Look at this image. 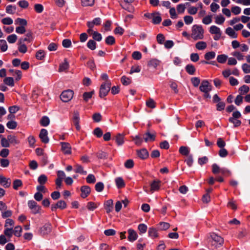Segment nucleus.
<instances>
[{
	"label": "nucleus",
	"instance_id": "f257e3e1",
	"mask_svg": "<svg viewBox=\"0 0 250 250\" xmlns=\"http://www.w3.org/2000/svg\"><path fill=\"white\" fill-rule=\"evenodd\" d=\"M209 239L208 247L212 250L216 249L224 243V239L215 233H211Z\"/></svg>",
	"mask_w": 250,
	"mask_h": 250
},
{
	"label": "nucleus",
	"instance_id": "f03ea898",
	"mask_svg": "<svg viewBox=\"0 0 250 250\" xmlns=\"http://www.w3.org/2000/svg\"><path fill=\"white\" fill-rule=\"evenodd\" d=\"M204 32L202 26L194 25L192 27L191 36L194 40L202 39L204 38Z\"/></svg>",
	"mask_w": 250,
	"mask_h": 250
},
{
	"label": "nucleus",
	"instance_id": "7ed1b4c3",
	"mask_svg": "<svg viewBox=\"0 0 250 250\" xmlns=\"http://www.w3.org/2000/svg\"><path fill=\"white\" fill-rule=\"evenodd\" d=\"M111 85L110 81H107L101 84L99 92L100 97H104L107 95L110 90Z\"/></svg>",
	"mask_w": 250,
	"mask_h": 250
},
{
	"label": "nucleus",
	"instance_id": "20e7f679",
	"mask_svg": "<svg viewBox=\"0 0 250 250\" xmlns=\"http://www.w3.org/2000/svg\"><path fill=\"white\" fill-rule=\"evenodd\" d=\"M28 206L31 210L33 214L40 213L41 210V207L38 205L37 203L34 200H29L28 202Z\"/></svg>",
	"mask_w": 250,
	"mask_h": 250
},
{
	"label": "nucleus",
	"instance_id": "39448f33",
	"mask_svg": "<svg viewBox=\"0 0 250 250\" xmlns=\"http://www.w3.org/2000/svg\"><path fill=\"white\" fill-rule=\"evenodd\" d=\"M73 94L71 90H65L61 94L60 98L63 102H68L73 98Z\"/></svg>",
	"mask_w": 250,
	"mask_h": 250
},
{
	"label": "nucleus",
	"instance_id": "423d86ee",
	"mask_svg": "<svg viewBox=\"0 0 250 250\" xmlns=\"http://www.w3.org/2000/svg\"><path fill=\"white\" fill-rule=\"evenodd\" d=\"M143 139L146 142H153L155 140L156 137V133L154 132H151L147 131L143 136Z\"/></svg>",
	"mask_w": 250,
	"mask_h": 250
},
{
	"label": "nucleus",
	"instance_id": "0eeeda50",
	"mask_svg": "<svg viewBox=\"0 0 250 250\" xmlns=\"http://www.w3.org/2000/svg\"><path fill=\"white\" fill-rule=\"evenodd\" d=\"M33 41V33L31 31L26 32L24 38H21L19 39V43L21 44L24 42H31Z\"/></svg>",
	"mask_w": 250,
	"mask_h": 250
},
{
	"label": "nucleus",
	"instance_id": "6e6552de",
	"mask_svg": "<svg viewBox=\"0 0 250 250\" xmlns=\"http://www.w3.org/2000/svg\"><path fill=\"white\" fill-rule=\"evenodd\" d=\"M211 85L207 80H204L202 82L201 84L199 87L201 91L203 92H209L211 90Z\"/></svg>",
	"mask_w": 250,
	"mask_h": 250
},
{
	"label": "nucleus",
	"instance_id": "1a4fd4ad",
	"mask_svg": "<svg viewBox=\"0 0 250 250\" xmlns=\"http://www.w3.org/2000/svg\"><path fill=\"white\" fill-rule=\"evenodd\" d=\"M145 16L148 17V18H152V22L154 24H159L162 21L160 14L159 13H152L150 16L149 15H147L146 14Z\"/></svg>",
	"mask_w": 250,
	"mask_h": 250
},
{
	"label": "nucleus",
	"instance_id": "9d476101",
	"mask_svg": "<svg viewBox=\"0 0 250 250\" xmlns=\"http://www.w3.org/2000/svg\"><path fill=\"white\" fill-rule=\"evenodd\" d=\"M47 135L48 132L46 129L43 128L41 129L39 134V137L43 143L47 144L49 142V139Z\"/></svg>",
	"mask_w": 250,
	"mask_h": 250
},
{
	"label": "nucleus",
	"instance_id": "9b49d317",
	"mask_svg": "<svg viewBox=\"0 0 250 250\" xmlns=\"http://www.w3.org/2000/svg\"><path fill=\"white\" fill-rule=\"evenodd\" d=\"M62 150L65 154H70L71 153V147L70 145L66 142H61Z\"/></svg>",
	"mask_w": 250,
	"mask_h": 250
},
{
	"label": "nucleus",
	"instance_id": "f8f14e48",
	"mask_svg": "<svg viewBox=\"0 0 250 250\" xmlns=\"http://www.w3.org/2000/svg\"><path fill=\"white\" fill-rule=\"evenodd\" d=\"M79 122L80 117L79 112L78 111H75L74 112L73 117V122L75 126H76V128L77 130H80L81 129V126L79 125Z\"/></svg>",
	"mask_w": 250,
	"mask_h": 250
},
{
	"label": "nucleus",
	"instance_id": "ddd939ff",
	"mask_svg": "<svg viewBox=\"0 0 250 250\" xmlns=\"http://www.w3.org/2000/svg\"><path fill=\"white\" fill-rule=\"evenodd\" d=\"M51 231V225L50 223L45 224L40 229V233L42 235L48 234Z\"/></svg>",
	"mask_w": 250,
	"mask_h": 250
},
{
	"label": "nucleus",
	"instance_id": "4468645a",
	"mask_svg": "<svg viewBox=\"0 0 250 250\" xmlns=\"http://www.w3.org/2000/svg\"><path fill=\"white\" fill-rule=\"evenodd\" d=\"M81 191L82 192L81 197L83 198H85L89 194L91 189L89 186H83L81 187Z\"/></svg>",
	"mask_w": 250,
	"mask_h": 250
},
{
	"label": "nucleus",
	"instance_id": "2eb2a0df",
	"mask_svg": "<svg viewBox=\"0 0 250 250\" xmlns=\"http://www.w3.org/2000/svg\"><path fill=\"white\" fill-rule=\"evenodd\" d=\"M0 184L5 188H9L11 185V180L2 175L0 177Z\"/></svg>",
	"mask_w": 250,
	"mask_h": 250
},
{
	"label": "nucleus",
	"instance_id": "dca6fc26",
	"mask_svg": "<svg viewBox=\"0 0 250 250\" xmlns=\"http://www.w3.org/2000/svg\"><path fill=\"white\" fill-rule=\"evenodd\" d=\"M128 239L130 242H133L136 240L138 238V235L135 231L132 229L128 230Z\"/></svg>",
	"mask_w": 250,
	"mask_h": 250
},
{
	"label": "nucleus",
	"instance_id": "f3484780",
	"mask_svg": "<svg viewBox=\"0 0 250 250\" xmlns=\"http://www.w3.org/2000/svg\"><path fill=\"white\" fill-rule=\"evenodd\" d=\"M138 157L142 159H146L148 157V152L146 149H142L137 151Z\"/></svg>",
	"mask_w": 250,
	"mask_h": 250
},
{
	"label": "nucleus",
	"instance_id": "a211bd4d",
	"mask_svg": "<svg viewBox=\"0 0 250 250\" xmlns=\"http://www.w3.org/2000/svg\"><path fill=\"white\" fill-rule=\"evenodd\" d=\"M68 68L69 63L67 60L65 59L64 62L60 64L58 71L59 72H62L67 70Z\"/></svg>",
	"mask_w": 250,
	"mask_h": 250
},
{
	"label": "nucleus",
	"instance_id": "6ab92c4d",
	"mask_svg": "<svg viewBox=\"0 0 250 250\" xmlns=\"http://www.w3.org/2000/svg\"><path fill=\"white\" fill-rule=\"evenodd\" d=\"M104 207L107 213L110 212L113 209V201L112 200L106 201L104 204Z\"/></svg>",
	"mask_w": 250,
	"mask_h": 250
},
{
	"label": "nucleus",
	"instance_id": "aec40b11",
	"mask_svg": "<svg viewBox=\"0 0 250 250\" xmlns=\"http://www.w3.org/2000/svg\"><path fill=\"white\" fill-rule=\"evenodd\" d=\"M160 187V181H154L150 185V190L152 191L158 190Z\"/></svg>",
	"mask_w": 250,
	"mask_h": 250
},
{
	"label": "nucleus",
	"instance_id": "412c9836",
	"mask_svg": "<svg viewBox=\"0 0 250 250\" xmlns=\"http://www.w3.org/2000/svg\"><path fill=\"white\" fill-rule=\"evenodd\" d=\"M148 234L149 236L151 237L153 239L157 238L158 237L157 230L154 228H149Z\"/></svg>",
	"mask_w": 250,
	"mask_h": 250
},
{
	"label": "nucleus",
	"instance_id": "4be33fe9",
	"mask_svg": "<svg viewBox=\"0 0 250 250\" xmlns=\"http://www.w3.org/2000/svg\"><path fill=\"white\" fill-rule=\"evenodd\" d=\"M179 153L184 156H189L188 154L190 152L189 148L188 146H182L179 148Z\"/></svg>",
	"mask_w": 250,
	"mask_h": 250
},
{
	"label": "nucleus",
	"instance_id": "5701e85b",
	"mask_svg": "<svg viewBox=\"0 0 250 250\" xmlns=\"http://www.w3.org/2000/svg\"><path fill=\"white\" fill-rule=\"evenodd\" d=\"M75 172L80 173L81 174L84 175H85L87 174L86 171L84 170L83 167L82 166L78 165V164H76L75 166Z\"/></svg>",
	"mask_w": 250,
	"mask_h": 250
},
{
	"label": "nucleus",
	"instance_id": "b1692460",
	"mask_svg": "<svg viewBox=\"0 0 250 250\" xmlns=\"http://www.w3.org/2000/svg\"><path fill=\"white\" fill-rule=\"evenodd\" d=\"M116 185L118 188H121L125 187V183L121 177H118L115 179Z\"/></svg>",
	"mask_w": 250,
	"mask_h": 250
},
{
	"label": "nucleus",
	"instance_id": "393cba45",
	"mask_svg": "<svg viewBox=\"0 0 250 250\" xmlns=\"http://www.w3.org/2000/svg\"><path fill=\"white\" fill-rule=\"evenodd\" d=\"M226 33L232 38H236L237 37V34L234 31V29L231 27H228L226 29Z\"/></svg>",
	"mask_w": 250,
	"mask_h": 250
},
{
	"label": "nucleus",
	"instance_id": "a878e982",
	"mask_svg": "<svg viewBox=\"0 0 250 250\" xmlns=\"http://www.w3.org/2000/svg\"><path fill=\"white\" fill-rule=\"evenodd\" d=\"M160 63V61L156 59H152L148 62V66L156 68Z\"/></svg>",
	"mask_w": 250,
	"mask_h": 250
},
{
	"label": "nucleus",
	"instance_id": "bb28decb",
	"mask_svg": "<svg viewBox=\"0 0 250 250\" xmlns=\"http://www.w3.org/2000/svg\"><path fill=\"white\" fill-rule=\"evenodd\" d=\"M115 140L118 146L122 145L124 143V136L119 133L116 135Z\"/></svg>",
	"mask_w": 250,
	"mask_h": 250
},
{
	"label": "nucleus",
	"instance_id": "cd10ccee",
	"mask_svg": "<svg viewBox=\"0 0 250 250\" xmlns=\"http://www.w3.org/2000/svg\"><path fill=\"white\" fill-rule=\"evenodd\" d=\"M209 31L211 34H217L222 33L220 29L215 25L211 26Z\"/></svg>",
	"mask_w": 250,
	"mask_h": 250
},
{
	"label": "nucleus",
	"instance_id": "c85d7f7f",
	"mask_svg": "<svg viewBox=\"0 0 250 250\" xmlns=\"http://www.w3.org/2000/svg\"><path fill=\"white\" fill-rule=\"evenodd\" d=\"M186 70L190 75H193L195 72V68L193 65L189 64L186 66Z\"/></svg>",
	"mask_w": 250,
	"mask_h": 250
},
{
	"label": "nucleus",
	"instance_id": "c756f323",
	"mask_svg": "<svg viewBox=\"0 0 250 250\" xmlns=\"http://www.w3.org/2000/svg\"><path fill=\"white\" fill-rule=\"evenodd\" d=\"M207 46L206 42L203 41L198 42L195 44L196 48L198 50H204L206 48Z\"/></svg>",
	"mask_w": 250,
	"mask_h": 250
},
{
	"label": "nucleus",
	"instance_id": "7c9ffc66",
	"mask_svg": "<svg viewBox=\"0 0 250 250\" xmlns=\"http://www.w3.org/2000/svg\"><path fill=\"white\" fill-rule=\"evenodd\" d=\"M9 71L11 72L13 75H17V77L16 78L17 81L20 80L22 76L21 72L19 70H14V69H10Z\"/></svg>",
	"mask_w": 250,
	"mask_h": 250
},
{
	"label": "nucleus",
	"instance_id": "2f4dec72",
	"mask_svg": "<svg viewBox=\"0 0 250 250\" xmlns=\"http://www.w3.org/2000/svg\"><path fill=\"white\" fill-rule=\"evenodd\" d=\"M4 83L7 85L13 86L14 85V79L12 77H6L3 81Z\"/></svg>",
	"mask_w": 250,
	"mask_h": 250
},
{
	"label": "nucleus",
	"instance_id": "473e14b6",
	"mask_svg": "<svg viewBox=\"0 0 250 250\" xmlns=\"http://www.w3.org/2000/svg\"><path fill=\"white\" fill-rule=\"evenodd\" d=\"M13 188L18 190L20 187L22 186V182L20 179H16L13 181Z\"/></svg>",
	"mask_w": 250,
	"mask_h": 250
},
{
	"label": "nucleus",
	"instance_id": "72a5a7b5",
	"mask_svg": "<svg viewBox=\"0 0 250 250\" xmlns=\"http://www.w3.org/2000/svg\"><path fill=\"white\" fill-rule=\"evenodd\" d=\"M132 140L134 141L135 145L138 146H141L143 141V139L139 135L132 137Z\"/></svg>",
	"mask_w": 250,
	"mask_h": 250
},
{
	"label": "nucleus",
	"instance_id": "f704fd0d",
	"mask_svg": "<svg viewBox=\"0 0 250 250\" xmlns=\"http://www.w3.org/2000/svg\"><path fill=\"white\" fill-rule=\"evenodd\" d=\"M7 138L8 139L9 143H11L14 145L18 144L20 143V141L17 139L16 136L14 135H8L7 136Z\"/></svg>",
	"mask_w": 250,
	"mask_h": 250
},
{
	"label": "nucleus",
	"instance_id": "c9c22d12",
	"mask_svg": "<svg viewBox=\"0 0 250 250\" xmlns=\"http://www.w3.org/2000/svg\"><path fill=\"white\" fill-rule=\"evenodd\" d=\"M228 59V56L224 54L219 55L217 57V62L221 63H225Z\"/></svg>",
	"mask_w": 250,
	"mask_h": 250
},
{
	"label": "nucleus",
	"instance_id": "e433bc0d",
	"mask_svg": "<svg viewBox=\"0 0 250 250\" xmlns=\"http://www.w3.org/2000/svg\"><path fill=\"white\" fill-rule=\"evenodd\" d=\"M22 231V228L20 226H17L15 228V229H13V234L17 237H20L21 236V232Z\"/></svg>",
	"mask_w": 250,
	"mask_h": 250
},
{
	"label": "nucleus",
	"instance_id": "4c0bfd02",
	"mask_svg": "<svg viewBox=\"0 0 250 250\" xmlns=\"http://www.w3.org/2000/svg\"><path fill=\"white\" fill-rule=\"evenodd\" d=\"M49 119L46 116H43L42 117L40 121V124L43 126H47L49 124Z\"/></svg>",
	"mask_w": 250,
	"mask_h": 250
},
{
	"label": "nucleus",
	"instance_id": "58836bf2",
	"mask_svg": "<svg viewBox=\"0 0 250 250\" xmlns=\"http://www.w3.org/2000/svg\"><path fill=\"white\" fill-rule=\"evenodd\" d=\"M87 46L92 50H95L96 48V43L94 40H90L87 42Z\"/></svg>",
	"mask_w": 250,
	"mask_h": 250
},
{
	"label": "nucleus",
	"instance_id": "ea45409f",
	"mask_svg": "<svg viewBox=\"0 0 250 250\" xmlns=\"http://www.w3.org/2000/svg\"><path fill=\"white\" fill-rule=\"evenodd\" d=\"M95 0H82V5L83 6H91L94 5Z\"/></svg>",
	"mask_w": 250,
	"mask_h": 250
},
{
	"label": "nucleus",
	"instance_id": "a19ab883",
	"mask_svg": "<svg viewBox=\"0 0 250 250\" xmlns=\"http://www.w3.org/2000/svg\"><path fill=\"white\" fill-rule=\"evenodd\" d=\"M225 19L222 15H218L215 18V22L218 24H222Z\"/></svg>",
	"mask_w": 250,
	"mask_h": 250
},
{
	"label": "nucleus",
	"instance_id": "79ce46f5",
	"mask_svg": "<svg viewBox=\"0 0 250 250\" xmlns=\"http://www.w3.org/2000/svg\"><path fill=\"white\" fill-rule=\"evenodd\" d=\"M215 55V53L213 51L208 52L205 54V58L208 61L214 58Z\"/></svg>",
	"mask_w": 250,
	"mask_h": 250
},
{
	"label": "nucleus",
	"instance_id": "37998d69",
	"mask_svg": "<svg viewBox=\"0 0 250 250\" xmlns=\"http://www.w3.org/2000/svg\"><path fill=\"white\" fill-rule=\"evenodd\" d=\"M94 91L88 92H84L83 95V100L85 102H87L89 99H90L92 97L93 94H94Z\"/></svg>",
	"mask_w": 250,
	"mask_h": 250
},
{
	"label": "nucleus",
	"instance_id": "c03bdc74",
	"mask_svg": "<svg viewBox=\"0 0 250 250\" xmlns=\"http://www.w3.org/2000/svg\"><path fill=\"white\" fill-rule=\"evenodd\" d=\"M229 121L234 125V127H238L241 124V121L234 118H229Z\"/></svg>",
	"mask_w": 250,
	"mask_h": 250
},
{
	"label": "nucleus",
	"instance_id": "a18cd8bd",
	"mask_svg": "<svg viewBox=\"0 0 250 250\" xmlns=\"http://www.w3.org/2000/svg\"><path fill=\"white\" fill-rule=\"evenodd\" d=\"M47 180V176L44 174H42L39 177L38 181L40 185H44L46 182Z\"/></svg>",
	"mask_w": 250,
	"mask_h": 250
},
{
	"label": "nucleus",
	"instance_id": "49530a36",
	"mask_svg": "<svg viewBox=\"0 0 250 250\" xmlns=\"http://www.w3.org/2000/svg\"><path fill=\"white\" fill-rule=\"evenodd\" d=\"M146 106L151 108H154L156 106V103L155 101L151 98H149L146 102Z\"/></svg>",
	"mask_w": 250,
	"mask_h": 250
},
{
	"label": "nucleus",
	"instance_id": "de8ad7c7",
	"mask_svg": "<svg viewBox=\"0 0 250 250\" xmlns=\"http://www.w3.org/2000/svg\"><path fill=\"white\" fill-rule=\"evenodd\" d=\"M7 40L9 43H14L17 40V36L15 34H12L7 37Z\"/></svg>",
	"mask_w": 250,
	"mask_h": 250
},
{
	"label": "nucleus",
	"instance_id": "09e8293b",
	"mask_svg": "<svg viewBox=\"0 0 250 250\" xmlns=\"http://www.w3.org/2000/svg\"><path fill=\"white\" fill-rule=\"evenodd\" d=\"M221 168H220L216 164L212 165V172L214 174L220 173Z\"/></svg>",
	"mask_w": 250,
	"mask_h": 250
},
{
	"label": "nucleus",
	"instance_id": "8fccbe9b",
	"mask_svg": "<svg viewBox=\"0 0 250 250\" xmlns=\"http://www.w3.org/2000/svg\"><path fill=\"white\" fill-rule=\"evenodd\" d=\"M147 226L145 224H140L138 227V229L140 231V233H144L147 230Z\"/></svg>",
	"mask_w": 250,
	"mask_h": 250
},
{
	"label": "nucleus",
	"instance_id": "3c124183",
	"mask_svg": "<svg viewBox=\"0 0 250 250\" xmlns=\"http://www.w3.org/2000/svg\"><path fill=\"white\" fill-rule=\"evenodd\" d=\"M105 42L108 45H113L115 42V38L112 36H109L105 39Z\"/></svg>",
	"mask_w": 250,
	"mask_h": 250
},
{
	"label": "nucleus",
	"instance_id": "603ef678",
	"mask_svg": "<svg viewBox=\"0 0 250 250\" xmlns=\"http://www.w3.org/2000/svg\"><path fill=\"white\" fill-rule=\"evenodd\" d=\"M56 206L58 208L63 209L66 208V203L64 201L60 200L56 204Z\"/></svg>",
	"mask_w": 250,
	"mask_h": 250
},
{
	"label": "nucleus",
	"instance_id": "864d4df0",
	"mask_svg": "<svg viewBox=\"0 0 250 250\" xmlns=\"http://www.w3.org/2000/svg\"><path fill=\"white\" fill-rule=\"evenodd\" d=\"M26 20L21 18H18L15 20V24H18L21 26H25L27 25Z\"/></svg>",
	"mask_w": 250,
	"mask_h": 250
},
{
	"label": "nucleus",
	"instance_id": "5fc2aeb1",
	"mask_svg": "<svg viewBox=\"0 0 250 250\" xmlns=\"http://www.w3.org/2000/svg\"><path fill=\"white\" fill-rule=\"evenodd\" d=\"M45 56V53L44 51L40 50L38 51L36 54V58L39 60H42Z\"/></svg>",
	"mask_w": 250,
	"mask_h": 250
},
{
	"label": "nucleus",
	"instance_id": "6e6d98bb",
	"mask_svg": "<svg viewBox=\"0 0 250 250\" xmlns=\"http://www.w3.org/2000/svg\"><path fill=\"white\" fill-rule=\"evenodd\" d=\"M7 44L6 42L4 40H0V48L2 51L4 52L7 49Z\"/></svg>",
	"mask_w": 250,
	"mask_h": 250
},
{
	"label": "nucleus",
	"instance_id": "4d7b16f0",
	"mask_svg": "<svg viewBox=\"0 0 250 250\" xmlns=\"http://www.w3.org/2000/svg\"><path fill=\"white\" fill-rule=\"evenodd\" d=\"M16 10V7L15 6L9 5L7 6L6 7V12L8 14H13Z\"/></svg>",
	"mask_w": 250,
	"mask_h": 250
},
{
	"label": "nucleus",
	"instance_id": "13d9d810",
	"mask_svg": "<svg viewBox=\"0 0 250 250\" xmlns=\"http://www.w3.org/2000/svg\"><path fill=\"white\" fill-rule=\"evenodd\" d=\"M239 91L240 92L241 94H244L247 93L250 91V88L246 85H243L239 88Z\"/></svg>",
	"mask_w": 250,
	"mask_h": 250
},
{
	"label": "nucleus",
	"instance_id": "bf43d9fd",
	"mask_svg": "<svg viewBox=\"0 0 250 250\" xmlns=\"http://www.w3.org/2000/svg\"><path fill=\"white\" fill-rule=\"evenodd\" d=\"M98 207V205L96 203L92 202H89L87 203L86 207L87 209L89 210H93L95 208H96Z\"/></svg>",
	"mask_w": 250,
	"mask_h": 250
},
{
	"label": "nucleus",
	"instance_id": "052dcab7",
	"mask_svg": "<svg viewBox=\"0 0 250 250\" xmlns=\"http://www.w3.org/2000/svg\"><path fill=\"white\" fill-rule=\"evenodd\" d=\"M121 81L123 85H127L131 82L130 79L125 76H123L121 79Z\"/></svg>",
	"mask_w": 250,
	"mask_h": 250
},
{
	"label": "nucleus",
	"instance_id": "680f3d73",
	"mask_svg": "<svg viewBox=\"0 0 250 250\" xmlns=\"http://www.w3.org/2000/svg\"><path fill=\"white\" fill-rule=\"evenodd\" d=\"M86 180L87 183L93 184L96 182V178L94 175L90 174L86 177Z\"/></svg>",
	"mask_w": 250,
	"mask_h": 250
},
{
	"label": "nucleus",
	"instance_id": "e2e57ef3",
	"mask_svg": "<svg viewBox=\"0 0 250 250\" xmlns=\"http://www.w3.org/2000/svg\"><path fill=\"white\" fill-rule=\"evenodd\" d=\"M13 233L12 228H5L4 230V234L5 236H7L10 238Z\"/></svg>",
	"mask_w": 250,
	"mask_h": 250
},
{
	"label": "nucleus",
	"instance_id": "0e129e2a",
	"mask_svg": "<svg viewBox=\"0 0 250 250\" xmlns=\"http://www.w3.org/2000/svg\"><path fill=\"white\" fill-rule=\"evenodd\" d=\"M1 145L2 147H9L10 143L8 139H6L5 138L2 137L1 140Z\"/></svg>",
	"mask_w": 250,
	"mask_h": 250
},
{
	"label": "nucleus",
	"instance_id": "69168bd1",
	"mask_svg": "<svg viewBox=\"0 0 250 250\" xmlns=\"http://www.w3.org/2000/svg\"><path fill=\"white\" fill-rule=\"evenodd\" d=\"M12 212L10 210H5L1 212V216L3 218L10 217L12 216Z\"/></svg>",
	"mask_w": 250,
	"mask_h": 250
},
{
	"label": "nucleus",
	"instance_id": "338daca9",
	"mask_svg": "<svg viewBox=\"0 0 250 250\" xmlns=\"http://www.w3.org/2000/svg\"><path fill=\"white\" fill-rule=\"evenodd\" d=\"M92 37L94 40L98 42L101 41L102 39V36L101 34L96 31L93 32Z\"/></svg>",
	"mask_w": 250,
	"mask_h": 250
},
{
	"label": "nucleus",
	"instance_id": "774afa93",
	"mask_svg": "<svg viewBox=\"0 0 250 250\" xmlns=\"http://www.w3.org/2000/svg\"><path fill=\"white\" fill-rule=\"evenodd\" d=\"M92 119L95 122H100L102 120V115L99 113H95L92 116Z\"/></svg>",
	"mask_w": 250,
	"mask_h": 250
}]
</instances>
